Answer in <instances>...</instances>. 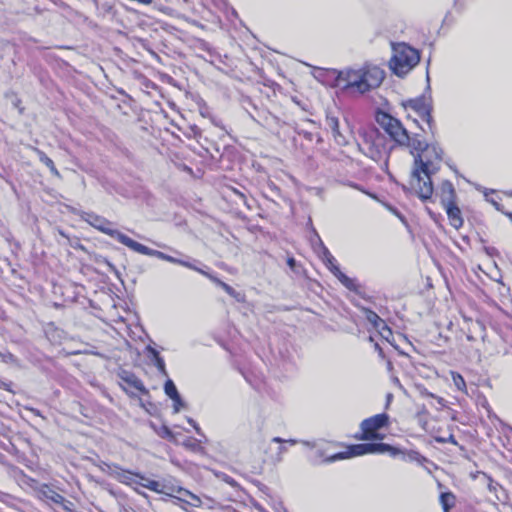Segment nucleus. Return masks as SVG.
I'll return each instance as SVG.
<instances>
[{"label":"nucleus","instance_id":"nucleus-9","mask_svg":"<svg viewBox=\"0 0 512 512\" xmlns=\"http://www.w3.org/2000/svg\"><path fill=\"white\" fill-rule=\"evenodd\" d=\"M403 107L407 112V118H412L411 112L418 116L421 120L429 123L430 121V109L424 99H411L404 102Z\"/></svg>","mask_w":512,"mask_h":512},{"label":"nucleus","instance_id":"nucleus-30","mask_svg":"<svg viewBox=\"0 0 512 512\" xmlns=\"http://www.w3.org/2000/svg\"><path fill=\"white\" fill-rule=\"evenodd\" d=\"M287 265L289 266V268H290L293 272H295V273H297V274H299V273L301 272V271H300V269H299V267H298V266H297V264H296V260H295V258H288V260H287Z\"/></svg>","mask_w":512,"mask_h":512},{"label":"nucleus","instance_id":"nucleus-45","mask_svg":"<svg viewBox=\"0 0 512 512\" xmlns=\"http://www.w3.org/2000/svg\"><path fill=\"white\" fill-rule=\"evenodd\" d=\"M242 213H243V211L240 208H238L237 214H242Z\"/></svg>","mask_w":512,"mask_h":512},{"label":"nucleus","instance_id":"nucleus-31","mask_svg":"<svg viewBox=\"0 0 512 512\" xmlns=\"http://www.w3.org/2000/svg\"><path fill=\"white\" fill-rule=\"evenodd\" d=\"M421 395L425 396V397L435 398V399H437L439 404L444 405V399L443 398L435 396L433 393L428 392L426 389H422L421 390Z\"/></svg>","mask_w":512,"mask_h":512},{"label":"nucleus","instance_id":"nucleus-38","mask_svg":"<svg viewBox=\"0 0 512 512\" xmlns=\"http://www.w3.org/2000/svg\"><path fill=\"white\" fill-rule=\"evenodd\" d=\"M447 441H449V442H451V443H453V444H456V443H457V442H456V440L454 439V437H453L452 435L449 437V439H448Z\"/></svg>","mask_w":512,"mask_h":512},{"label":"nucleus","instance_id":"nucleus-7","mask_svg":"<svg viewBox=\"0 0 512 512\" xmlns=\"http://www.w3.org/2000/svg\"><path fill=\"white\" fill-rule=\"evenodd\" d=\"M411 154L414 155V168L424 170V163L421 160L422 158H428L433 162L437 160V171L439 170L442 160V150L439 147L435 145H427L422 141V149L413 150V153Z\"/></svg>","mask_w":512,"mask_h":512},{"label":"nucleus","instance_id":"nucleus-23","mask_svg":"<svg viewBox=\"0 0 512 512\" xmlns=\"http://www.w3.org/2000/svg\"><path fill=\"white\" fill-rule=\"evenodd\" d=\"M148 350L152 354L153 360H154V364L158 368L159 372L163 376H167L168 374H167V370H166L163 358H161L159 356V353L154 348L148 347Z\"/></svg>","mask_w":512,"mask_h":512},{"label":"nucleus","instance_id":"nucleus-13","mask_svg":"<svg viewBox=\"0 0 512 512\" xmlns=\"http://www.w3.org/2000/svg\"><path fill=\"white\" fill-rule=\"evenodd\" d=\"M172 497L193 507H199L201 505V500L198 496L180 487L174 488Z\"/></svg>","mask_w":512,"mask_h":512},{"label":"nucleus","instance_id":"nucleus-8","mask_svg":"<svg viewBox=\"0 0 512 512\" xmlns=\"http://www.w3.org/2000/svg\"><path fill=\"white\" fill-rule=\"evenodd\" d=\"M121 244L128 247L131 252L137 253V254H143V255H150V256H166L164 253L159 251H153L150 248H148L145 245H142L130 237H128L126 234L122 233L121 231L117 230L114 232V236L112 237Z\"/></svg>","mask_w":512,"mask_h":512},{"label":"nucleus","instance_id":"nucleus-19","mask_svg":"<svg viewBox=\"0 0 512 512\" xmlns=\"http://www.w3.org/2000/svg\"><path fill=\"white\" fill-rule=\"evenodd\" d=\"M41 494L44 498L51 500L52 502H54L56 504L63 505L65 502V498L62 495H60L59 493H57L56 491H54L53 489H51L48 486H44L41 489Z\"/></svg>","mask_w":512,"mask_h":512},{"label":"nucleus","instance_id":"nucleus-37","mask_svg":"<svg viewBox=\"0 0 512 512\" xmlns=\"http://www.w3.org/2000/svg\"><path fill=\"white\" fill-rule=\"evenodd\" d=\"M273 442H276V443H282V442H285V440H283L282 438L280 437H274L272 439Z\"/></svg>","mask_w":512,"mask_h":512},{"label":"nucleus","instance_id":"nucleus-11","mask_svg":"<svg viewBox=\"0 0 512 512\" xmlns=\"http://www.w3.org/2000/svg\"><path fill=\"white\" fill-rule=\"evenodd\" d=\"M137 484L154 491L159 494H165L167 496H173L174 487L167 486L159 481L151 480L149 478L144 477L143 475H139Z\"/></svg>","mask_w":512,"mask_h":512},{"label":"nucleus","instance_id":"nucleus-32","mask_svg":"<svg viewBox=\"0 0 512 512\" xmlns=\"http://www.w3.org/2000/svg\"><path fill=\"white\" fill-rule=\"evenodd\" d=\"M0 358L3 362H6V363H12L15 361V358L11 353H1L0 352Z\"/></svg>","mask_w":512,"mask_h":512},{"label":"nucleus","instance_id":"nucleus-10","mask_svg":"<svg viewBox=\"0 0 512 512\" xmlns=\"http://www.w3.org/2000/svg\"><path fill=\"white\" fill-rule=\"evenodd\" d=\"M335 258H325V264L327 268L338 278V280L349 290L358 292L359 286L356 282L347 277L335 263Z\"/></svg>","mask_w":512,"mask_h":512},{"label":"nucleus","instance_id":"nucleus-16","mask_svg":"<svg viewBox=\"0 0 512 512\" xmlns=\"http://www.w3.org/2000/svg\"><path fill=\"white\" fill-rule=\"evenodd\" d=\"M121 380L126 383L127 385H129L130 387L136 389L137 391L143 393V394H146L147 393V390L145 388V386L143 385L142 381L136 377L134 374L132 373H128V372H123V374H121Z\"/></svg>","mask_w":512,"mask_h":512},{"label":"nucleus","instance_id":"nucleus-20","mask_svg":"<svg viewBox=\"0 0 512 512\" xmlns=\"http://www.w3.org/2000/svg\"><path fill=\"white\" fill-rule=\"evenodd\" d=\"M226 200L233 201L238 206H246L244 195L239 193L235 188L232 187H226Z\"/></svg>","mask_w":512,"mask_h":512},{"label":"nucleus","instance_id":"nucleus-6","mask_svg":"<svg viewBox=\"0 0 512 512\" xmlns=\"http://www.w3.org/2000/svg\"><path fill=\"white\" fill-rule=\"evenodd\" d=\"M389 417L387 414H377L373 417L367 418L361 423L362 434L359 437L361 440H383L384 435L378 433V430L387 426Z\"/></svg>","mask_w":512,"mask_h":512},{"label":"nucleus","instance_id":"nucleus-17","mask_svg":"<svg viewBox=\"0 0 512 512\" xmlns=\"http://www.w3.org/2000/svg\"><path fill=\"white\" fill-rule=\"evenodd\" d=\"M34 152L37 154L39 161L43 163L53 175L60 177V173L55 167L52 159H50L43 151L39 150L38 148H34Z\"/></svg>","mask_w":512,"mask_h":512},{"label":"nucleus","instance_id":"nucleus-33","mask_svg":"<svg viewBox=\"0 0 512 512\" xmlns=\"http://www.w3.org/2000/svg\"><path fill=\"white\" fill-rule=\"evenodd\" d=\"M318 241H320V240L318 239ZM315 252H316V253H318V254H321V253H322V254L326 255L328 251H327V249L322 245V243H321V242H319L318 249H317V250H315Z\"/></svg>","mask_w":512,"mask_h":512},{"label":"nucleus","instance_id":"nucleus-26","mask_svg":"<svg viewBox=\"0 0 512 512\" xmlns=\"http://www.w3.org/2000/svg\"><path fill=\"white\" fill-rule=\"evenodd\" d=\"M332 133H333L334 140L338 145L344 146V145L348 144L349 139H348L347 135L343 134L340 131L339 127L336 131H332Z\"/></svg>","mask_w":512,"mask_h":512},{"label":"nucleus","instance_id":"nucleus-18","mask_svg":"<svg viewBox=\"0 0 512 512\" xmlns=\"http://www.w3.org/2000/svg\"><path fill=\"white\" fill-rule=\"evenodd\" d=\"M455 190L453 185L446 181L441 186V199L443 205L448 202H454Z\"/></svg>","mask_w":512,"mask_h":512},{"label":"nucleus","instance_id":"nucleus-34","mask_svg":"<svg viewBox=\"0 0 512 512\" xmlns=\"http://www.w3.org/2000/svg\"><path fill=\"white\" fill-rule=\"evenodd\" d=\"M188 421H189V423L194 427V429L196 430V432H197L198 434H200V433H201L200 428L197 426V424L195 423V421H194V420H192V419H189Z\"/></svg>","mask_w":512,"mask_h":512},{"label":"nucleus","instance_id":"nucleus-46","mask_svg":"<svg viewBox=\"0 0 512 512\" xmlns=\"http://www.w3.org/2000/svg\"><path fill=\"white\" fill-rule=\"evenodd\" d=\"M305 445L307 446H311V444L309 442H303Z\"/></svg>","mask_w":512,"mask_h":512},{"label":"nucleus","instance_id":"nucleus-27","mask_svg":"<svg viewBox=\"0 0 512 512\" xmlns=\"http://www.w3.org/2000/svg\"><path fill=\"white\" fill-rule=\"evenodd\" d=\"M172 401L174 413H179V411L185 407V403L181 399L180 395H177V397L172 398Z\"/></svg>","mask_w":512,"mask_h":512},{"label":"nucleus","instance_id":"nucleus-43","mask_svg":"<svg viewBox=\"0 0 512 512\" xmlns=\"http://www.w3.org/2000/svg\"><path fill=\"white\" fill-rule=\"evenodd\" d=\"M286 442H288L289 444H296L297 443L296 440H287Z\"/></svg>","mask_w":512,"mask_h":512},{"label":"nucleus","instance_id":"nucleus-39","mask_svg":"<svg viewBox=\"0 0 512 512\" xmlns=\"http://www.w3.org/2000/svg\"><path fill=\"white\" fill-rule=\"evenodd\" d=\"M225 483H229V484H231L232 486H234V485H235V482H234L233 480H232V481H229L227 478H226V480H225Z\"/></svg>","mask_w":512,"mask_h":512},{"label":"nucleus","instance_id":"nucleus-36","mask_svg":"<svg viewBox=\"0 0 512 512\" xmlns=\"http://www.w3.org/2000/svg\"><path fill=\"white\" fill-rule=\"evenodd\" d=\"M225 290H226V293H229L230 295H234V290L231 287H229L228 285H226Z\"/></svg>","mask_w":512,"mask_h":512},{"label":"nucleus","instance_id":"nucleus-29","mask_svg":"<svg viewBox=\"0 0 512 512\" xmlns=\"http://www.w3.org/2000/svg\"><path fill=\"white\" fill-rule=\"evenodd\" d=\"M327 125L331 129V131H336L339 127V121L334 116H328L327 117Z\"/></svg>","mask_w":512,"mask_h":512},{"label":"nucleus","instance_id":"nucleus-5","mask_svg":"<svg viewBox=\"0 0 512 512\" xmlns=\"http://www.w3.org/2000/svg\"><path fill=\"white\" fill-rule=\"evenodd\" d=\"M389 453L392 456H396L400 453L397 448L385 444V443H364L356 444L347 447L344 452L328 455L325 462H335L338 460L348 459L355 456H361L365 454H384Z\"/></svg>","mask_w":512,"mask_h":512},{"label":"nucleus","instance_id":"nucleus-12","mask_svg":"<svg viewBox=\"0 0 512 512\" xmlns=\"http://www.w3.org/2000/svg\"><path fill=\"white\" fill-rule=\"evenodd\" d=\"M87 222L91 226L95 227L96 229L111 237H113L114 232L117 231V229L114 228V225L111 222L97 215H88Z\"/></svg>","mask_w":512,"mask_h":512},{"label":"nucleus","instance_id":"nucleus-42","mask_svg":"<svg viewBox=\"0 0 512 512\" xmlns=\"http://www.w3.org/2000/svg\"><path fill=\"white\" fill-rule=\"evenodd\" d=\"M375 348L379 351L380 354L382 353V349L379 347L378 344L375 345Z\"/></svg>","mask_w":512,"mask_h":512},{"label":"nucleus","instance_id":"nucleus-24","mask_svg":"<svg viewBox=\"0 0 512 512\" xmlns=\"http://www.w3.org/2000/svg\"><path fill=\"white\" fill-rule=\"evenodd\" d=\"M451 377H452L453 384L459 391H462V392L466 391L465 380L459 373H457L455 371H451Z\"/></svg>","mask_w":512,"mask_h":512},{"label":"nucleus","instance_id":"nucleus-3","mask_svg":"<svg viewBox=\"0 0 512 512\" xmlns=\"http://www.w3.org/2000/svg\"><path fill=\"white\" fill-rule=\"evenodd\" d=\"M424 170L414 168L411 174V188L422 200L429 199L433 194L431 175L437 172V160L434 162L428 158H422Z\"/></svg>","mask_w":512,"mask_h":512},{"label":"nucleus","instance_id":"nucleus-41","mask_svg":"<svg viewBox=\"0 0 512 512\" xmlns=\"http://www.w3.org/2000/svg\"><path fill=\"white\" fill-rule=\"evenodd\" d=\"M226 512H236L235 509H231L230 507L226 506Z\"/></svg>","mask_w":512,"mask_h":512},{"label":"nucleus","instance_id":"nucleus-14","mask_svg":"<svg viewBox=\"0 0 512 512\" xmlns=\"http://www.w3.org/2000/svg\"><path fill=\"white\" fill-rule=\"evenodd\" d=\"M444 207L450 224L456 229L460 228L463 224L460 209L455 205L454 202H448L444 205Z\"/></svg>","mask_w":512,"mask_h":512},{"label":"nucleus","instance_id":"nucleus-44","mask_svg":"<svg viewBox=\"0 0 512 512\" xmlns=\"http://www.w3.org/2000/svg\"><path fill=\"white\" fill-rule=\"evenodd\" d=\"M181 265H184V266H189L188 263L186 262H182V261H178Z\"/></svg>","mask_w":512,"mask_h":512},{"label":"nucleus","instance_id":"nucleus-4","mask_svg":"<svg viewBox=\"0 0 512 512\" xmlns=\"http://www.w3.org/2000/svg\"><path fill=\"white\" fill-rule=\"evenodd\" d=\"M418 51L401 43L393 46V55L389 61L390 69L397 76H404L409 73L419 62Z\"/></svg>","mask_w":512,"mask_h":512},{"label":"nucleus","instance_id":"nucleus-28","mask_svg":"<svg viewBox=\"0 0 512 512\" xmlns=\"http://www.w3.org/2000/svg\"><path fill=\"white\" fill-rule=\"evenodd\" d=\"M380 333V335L388 340L389 337L392 335V332L390 330V328L385 324V322L383 321V325H380V329H377Z\"/></svg>","mask_w":512,"mask_h":512},{"label":"nucleus","instance_id":"nucleus-35","mask_svg":"<svg viewBox=\"0 0 512 512\" xmlns=\"http://www.w3.org/2000/svg\"><path fill=\"white\" fill-rule=\"evenodd\" d=\"M181 169L189 174H193V171L190 167L186 166V165H181Z\"/></svg>","mask_w":512,"mask_h":512},{"label":"nucleus","instance_id":"nucleus-22","mask_svg":"<svg viewBox=\"0 0 512 512\" xmlns=\"http://www.w3.org/2000/svg\"><path fill=\"white\" fill-rule=\"evenodd\" d=\"M440 503L442 505L444 512H449L450 508H452L455 505V496L450 493H442L440 495Z\"/></svg>","mask_w":512,"mask_h":512},{"label":"nucleus","instance_id":"nucleus-40","mask_svg":"<svg viewBox=\"0 0 512 512\" xmlns=\"http://www.w3.org/2000/svg\"><path fill=\"white\" fill-rule=\"evenodd\" d=\"M437 441H438V442H441V443H445L447 440H446V439H444V438H437Z\"/></svg>","mask_w":512,"mask_h":512},{"label":"nucleus","instance_id":"nucleus-21","mask_svg":"<svg viewBox=\"0 0 512 512\" xmlns=\"http://www.w3.org/2000/svg\"><path fill=\"white\" fill-rule=\"evenodd\" d=\"M365 319L375 328L380 329V325H383V321L374 311L361 307Z\"/></svg>","mask_w":512,"mask_h":512},{"label":"nucleus","instance_id":"nucleus-1","mask_svg":"<svg viewBox=\"0 0 512 512\" xmlns=\"http://www.w3.org/2000/svg\"><path fill=\"white\" fill-rule=\"evenodd\" d=\"M384 77V71L373 65H366L358 70H347L340 74V78L348 87L356 88L361 93L378 88Z\"/></svg>","mask_w":512,"mask_h":512},{"label":"nucleus","instance_id":"nucleus-2","mask_svg":"<svg viewBox=\"0 0 512 512\" xmlns=\"http://www.w3.org/2000/svg\"><path fill=\"white\" fill-rule=\"evenodd\" d=\"M377 121L395 142L400 146L409 148L411 153H413V150L422 149V140L411 137L406 128L396 118L387 113H380L377 116Z\"/></svg>","mask_w":512,"mask_h":512},{"label":"nucleus","instance_id":"nucleus-15","mask_svg":"<svg viewBox=\"0 0 512 512\" xmlns=\"http://www.w3.org/2000/svg\"><path fill=\"white\" fill-rule=\"evenodd\" d=\"M111 475L119 482L127 485L137 484L139 477V474H134L117 467L111 472Z\"/></svg>","mask_w":512,"mask_h":512},{"label":"nucleus","instance_id":"nucleus-25","mask_svg":"<svg viewBox=\"0 0 512 512\" xmlns=\"http://www.w3.org/2000/svg\"><path fill=\"white\" fill-rule=\"evenodd\" d=\"M164 391L166 393V395L172 399L174 397H177V395H179L178 391H177V388L175 386V384L173 383L172 380L168 379L164 385Z\"/></svg>","mask_w":512,"mask_h":512}]
</instances>
